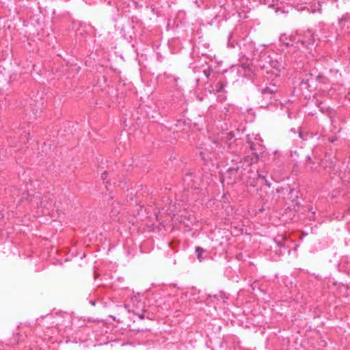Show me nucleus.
I'll use <instances>...</instances> for the list:
<instances>
[{"label":"nucleus","mask_w":350,"mask_h":350,"mask_svg":"<svg viewBox=\"0 0 350 350\" xmlns=\"http://www.w3.org/2000/svg\"><path fill=\"white\" fill-rule=\"evenodd\" d=\"M278 245H279L280 247H283V246H284V245H283L282 243H278Z\"/></svg>","instance_id":"6"},{"label":"nucleus","mask_w":350,"mask_h":350,"mask_svg":"<svg viewBox=\"0 0 350 350\" xmlns=\"http://www.w3.org/2000/svg\"><path fill=\"white\" fill-rule=\"evenodd\" d=\"M258 178H262V180H264L266 183V184L268 185L269 187H270V184L267 183V180L265 179V177L263 176H261V175H258Z\"/></svg>","instance_id":"5"},{"label":"nucleus","mask_w":350,"mask_h":350,"mask_svg":"<svg viewBox=\"0 0 350 350\" xmlns=\"http://www.w3.org/2000/svg\"><path fill=\"white\" fill-rule=\"evenodd\" d=\"M49 198L47 196L43 197L40 202V206L46 208H49V206H51L52 202H49Z\"/></svg>","instance_id":"3"},{"label":"nucleus","mask_w":350,"mask_h":350,"mask_svg":"<svg viewBox=\"0 0 350 350\" xmlns=\"http://www.w3.org/2000/svg\"><path fill=\"white\" fill-rule=\"evenodd\" d=\"M204 250L200 247H196V252L197 254V258L200 262L203 260L202 255L204 253Z\"/></svg>","instance_id":"4"},{"label":"nucleus","mask_w":350,"mask_h":350,"mask_svg":"<svg viewBox=\"0 0 350 350\" xmlns=\"http://www.w3.org/2000/svg\"><path fill=\"white\" fill-rule=\"evenodd\" d=\"M250 148H251L252 149H254V147H253V146H252V145H251Z\"/></svg>","instance_id":"8"},{"label":"nucleus","mask_w":350,"mask_h":350,"mask_svg":"<svg viewBox=\"0 0 350 350\" xmlns=\"http://www.w3.org/2000/svg\"><path fill=\"white\" fill-rule=\"evenodd\" d=\"M140 318H141V319H144V315H141V316H140Z\"/></svg>","instance_id":"7"},{"label":"nucleus","mask_w":350,"mask_h":350,"mask_svg":"<svg viewBox=\"0 0 350 350\" xmlns=\"http://www.w3.org/2000/svg\"><path fill=\"white\" fill-rule=\"evenodd\" d=\"M256 160L257 157L254 153L245 157L236 167H230L227 172V175L234 182L243 179L245 176L250 177L247 175L252 172V165Z\"/></svg>","instance_id":"1"},{"label":"nucleus","mask_w":350,"mask_h":350,"mask_svg":"<svg viewBox=\"0 0 350 350\" xmlns=\"http://www.w3.org/2000/svg\"><path fill=\"white\" fill-rule=\"evenodd\" d=\"M314 42V35L310 30L306 31L303 36H300L297 38V42H300L302 44H312Z\"/></svg>","instance_id":"2"}]
</instances>
